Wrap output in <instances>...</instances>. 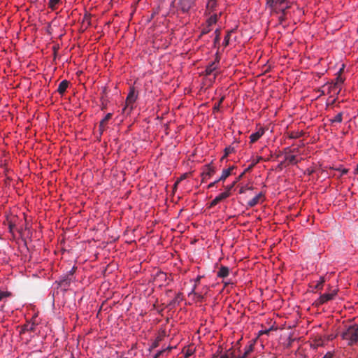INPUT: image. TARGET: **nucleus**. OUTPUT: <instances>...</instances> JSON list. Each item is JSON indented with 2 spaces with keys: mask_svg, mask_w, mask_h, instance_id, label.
<instances>
[{
  "mask_svg": "<svg viewBox=\"0 0 358 358\" xmlns=\"http://www.w3.org/2000/svg\"><path fill=\"white\" fill-rule=\"evenodd\" d=\"M342 338L348 341L349 345H352L358 341V326H349L341 334Z\"/></svg>",
  "mask_w": 358,
  "mask_h": 358,
  "instance_id": "nucleus-1",
  "label": "nucleus"
},
{
  "mask_svg": "<svg viewBox=\"0 0 358 358\" xmlns=\"http://www.w3.org/2000/svg\"><path fill=\"white\" fill-rule=\"evenodd\" d=\"M137 94L134 88H131L125 101V106L122 109V113L129 114L134 109V104L137 99Z\"/></svg>",
  "mask_w": 358,
  "mask_h": 358,
  "instance_id": "nucleus-2",
  "label": "nucleus"
},
{
  "mask_svg": "<svg viewBox=\"0 0 358 358\" xmlns=\"http://www.w3.org/2000/svg\"><path fill=\"white\" fill-rule=\"evenodd\" d=\"M173 3L178 10L187 13L194 5V0H174Z\"/></svg>",
  "mask_w": 358,
  "mask_h": 358,
  "instance_id": "nucleus-3",
  "label": "nucleus"
},
{
  "mask_svg": "<svg viewBox=\"0 0 358 358\" xmlns=\"http://www.w3.org/2000/svg\"><path fill=\"white\" fill-rule=\"evenodd\" d=\"M215 173V169L214 167L210 166V164H208L206 166V170L203 171L201 173L202 182L207 180L212 176H213Z\"/></svg>",
  "mask_w": 358,
  "mask_h": 358,
  "instance_id": "nucleus-4",
  "label": "nucleus"
},
{
  "mask_svg": "<svg viewBox=\"0 0 358 358\" xmlns=\"http://www.w3.org/2000/svg\"><path fill=\"white\" fill-rule=\"evenodd\" d=\"M336 294L337 292L334 290L331 293H324L322 294L317 299V303L321 305L333 299L334 297L336 295Z\"/></svg>",
  "mask_w": 358,
  "mask_h": 358,
  "instance_id": "nucleus-5",
  "label": "nucleus"
},
{
  "mask_svg": "<svg viewBox=\"0 0 358 358\" xmlns=\"http://www.w3.org/2000/svg\"><path fill=\"white\" fill-rule=\"evenodd\" d=\"M167 280V274L163 271H157L154 275V281L162 286Z\"/></svg>",
  "mask_w": 358,
  "mask_h": 358,
  "instance_id": "nucleus-6",
  "label": "nucleus"
},
{
  "mask_svg": "<svg viewBox=\"0 0 358 358\" xmlns=\"http://www.w3.org/2000/svg\"><path fill=\"white\" fill-rule=\"evenodd\" d=\"M112 117V113H108L103 119H102L100 122H99V133H100V135H101L103 134V132L106 130V125H107V122L109 120H110Z\"/></svg>",
  "mask_w": 358,
  "mask_h": 358,
  "instance_id": "nucleus-7",
  "label": "nucleus"
},
{
  "mask_svg": "<svg viewBox=\"0 0 358 358\" xmlns=\"http://www.w3.org/2000/svg\"><path fill=\"white\" fill-rule=\"evenodd\" d=\"M264 134V129L260 128L255 133H252L250 136V140L251 143H254L257 141Z\"/></svg>",
  "mask_w": 358,
  "mask_h": 358,
  "instance_id": "nucleus-8",
  "label": "nucleus"
},
{
  "mask_svg": "<svg viewBox=\"0 0 358 358\" xmlns=\"http://www.w3.org/2000/svg\"><path fill=\"white\" fill-rule=\"evenodd\" d=\"M219 65V61H214L209 64L205 70L206 75L209 76L214 71H215Z\"/></svg>",
  "mask_w": 358,
  "mask_h": 358,
  "instance_id": "nucleus-9",
  "label": "nucleus"
},
{
  "mask_svg": "<svg viewBox=\"0 0 358 358\" xmlns=\"http://www.w3.org/2000/svg\"><path fill=\"white\" fill-rule=\"evenodd\" d=\"M229 268L227 266H221L217 273V276L219 278H224L227 277L229 275Z\"/></svg>",
  "mask_w": 358,
  "mask_h": 358,
  "instance_id": "nucleus-10",
  "label": "nucleus"
},
{
  "mask_svg": "<svg viewBox=\"0 0 358 358\" xmlns=\"http://www.w3.org/2000/svg\"><path fill=\"white\" fill-rule=\"evenodd\" d=\"M183 300V296H182V294L179 292L178 293L175 298L170 301L169 303V306H171L172 308H174L176 307V306H178L180 304V303Z\"/></svg>",
  "mask_w": 358,
  "mask_h": 358,
  "instance_id": "nucleus-11",
  "label": "nucleus"
},
{
  "mask_svg": "<svg viewBox=\"0 0 358 358\" xmlns=\"http://www.w3.org/2000/svg\"><path fill=\"white\" fill-rule=\"evenodd\" d=\"M69 82L66 80H62L58 86L57 92L59 94L63 95L68 88Z\"/></svg>",
  "mask_w": 358,
  "mask_h": 358,
  "instance_id": "nucleus-12",
  "label": "nucleus"
},
{
  "mask_svg": "<svg viewBox=\"0 0 358 358\" xmlns=\"http://www.w3.org/2000/svg\"><path fill=\"white\" fill-rule=\"evenodd\" d=\"M341 90V87L338 86L335 83L332 82L328 85V93H334L338 94Z\"/></svg>",
  "mask_w": 358,
  "mask_h": 358,
  "instance_id": "nucleus-13",
  "label": "nucleus"
},
{
  "mask_svg": "<svg viewBox=\"0 0 358 358\" xmlns=\"http://www.w3.org/2000/svg\"><path fill=\"white\" fill-rule=\"evenodd\" d=\"M234 169V166H232L227 169H224L222 171L221 176L217 179V181L224 182L231 175V171Z\"/></svg>",
  "mask_w": 358,
  "mask_h": 358,
  "instance_id": "nucleus-14",
  "label": "nucleus"
},
{
  "mask_svg": "<svg viewBox=\"0 0 358 358\" xmlns=\"http://www.w3.org/2000/svg\"><path fill=\"white\" fill-rule=\"evenodd\" d=\"M263 196V194L260 192L257 195H256L253 199H250L248 202V206L252 208L255 206L259 202V199Z\"/></svg>",
  "mask_w": 358,
  "mask_h": 358,
  "instance_id": "nucleus-15",
  "label": "nucleus"
},
{
  "mask_svg": "<svg viewBox=\"0 0 358 358\" xmlns=\"http://www.w3.org/2000/svg\"><path fill=\"white\" fill-rule=\"evenodd\" d=\"M254 350V344H250L248 346L245 347V350L243 353V355L240 357L239 358H245L248 357V355L251 352H252Z\"/></svg>",
  "mask_w": 358,
  "mask_h": 358,
  "instance_id": "nucleus-16",
  "label": "nucleus"
},
{
  "mask_svg": "<svg viewBox=\"0 0 358 358\" xmlns=\"http://www.w3.org/2000/svg\"><path fill=\"white\" fill-rule=\"evenodd\" d=\"M61 2V0H49L48 7L52 10H55L57 8V5Z\"/></svg>",
  "mask_w": 358,
  "mask_h": 358,
  "instance_id": "nucleus-17",
  "label": "nucleus"
},
{
  "mask_svg": "<svg viewBox=\"0 0 358 358\" xmlns=\"http://www.w3.org/2000/svg\"><path fill=\"white\" fill-rule=\"evenodd\" d=\"M231 195V193H227L226 192H224L219 195H217L215 199L217 200V201L220 203V201L226 199L227 198L229 197Z\"/></svg>",
  "mask_w": 358,
  "mask_h": 358,
  "instance_id": "nucleus-18",
  "label": "nucleus"
},
{
  "mask_svg": "<svg viewBox=\"0 0 358 358\" xmlns=\"http://www.w3.org/2000/svg\"><path fill=\"white\" fill-rule=\"evenodd\" d=\"M34 329H35L34 324H27L22 327V332H24L26 331H34Z\"/></svg>",
  "mask_w": 358,
  "mask_h": 358,
  "instance_id": "nucleus-19",
  "label": "nucleus"
},
{
  "mask_svg": "<svg viewBox=\"0 0 358 358\" xmlns=\"http://www.w3.org/2000/svg\"><path fill=\"white\" fill-rule=\"evenodd\" d=\"M71 282V278L67 275L66 277L64 278L62 280H60L59 285L61 286L67 287L69 286L70 283Z\"/></svg>",
  "mask_w": 358,
  "mask_h": 358,
  "instance_id": "nucleus-20",
  "label": "nucleus"
},
{
  "mask_svg": "<svg viewBox=\"0 0 358 358\" xmlns=\"http://www.w3.org/2000/svg\"><path fill=\"white\" fill-rule=\"evenodd\" d=\"M235 152V149L234 147H231V146H228L225 149H224V155H223V157H222V160L227 157L229 154L231 153H233Z\"/></svg>",
  "mask_w": 358,
  "mask_h": 358,
  "instance_id": "nucleus-21",
  "label": "nucleus"
},
{
  "mask_svg": "<svg viewBox=\"0 0 358 358\" xmlns=\"http://www.w3.org/2000/svg\"><path fill=\"white\" fill-rule=\"evenodd\" d=\"M216 5L217 3L215 0H209L206 5L207 10H208L210 12L213 10Z\"/></svg>",
  "mask_w": 358,
  "mask_h": 358,
  "instance_id": "nucleus-22",
  "label": "nucleus"
},
{
  "mask_svg": "<svg viewBox=\"0 0 358 358\" xmlns=\"http://www.w3.org/2000/svg\"><path fill=\"white\" fill-rule=\"evenodd\" d=\"M217 20V15L216 14L210 16L207 20V24H208V27L211 26L213 24H215Z\"/></svg>",
  "mask_w": 358,
  "mask_h": 358,
  "instance_id": "nucleus-23",
  "label": "nucleus"
},
{
  "mask_svg": "<svg viewBox=\"0 0 358 358\" xmlns=\"http://www.w3.org/2000/svg\"><path fill=\"white\" fill-rule=\"evenodd\" d=\"M342 120H343V113H339L333 119H331L330 121L332 123H335V122L340 123L342 122Z\"/></svg>",
  "mask_w": 358,
  "mask_h": 358,
  "instance_id": "nucleus-24",
  "label": "nucleus"
},
{
  "mask_svg": "<svg viewBox=\"0 0 358 358\" xmlns=\"http://www.w3.org/2000/svg\"><path fill=\"white\" fill-rule=\"evenodd\" d=\"M195 288H196V285H194V287L193 289L192 290V292L189 293V295L190 294H194L196 296L197 301H202V300L203 299V296L201 295V294H199V293L196 292H195Z\"/></svg>",
  "mask_w": 358,
  "mask_h": 358,
  "instance_id": "nucleus-25",
  "label": "nucleus"
},
{
  "mask_svg": "<svg viewBox=\"0 0 358 358\" xmlns=\"http://www.w3.org/2000/svg\"><path fill=\"white\" fill-rule=\"evenodd\" d=\"M325 280L324 277H320V280L317 282L315 285V289H322L324 285Z\"/></svg>",
  "mask_w": 358,
  "mask_h": 358,
  "instance_id": "nucleus-26",
  "label": "nucleus"
},
{
  "mask_svg": "<svg viewBox=\"0 0 358 358\" xmlns=\"http://www.w3.org/2000/svg\"><path fill=\"white\" fill-rule=\"evenodd\" d=\"M233 32L232 30L231 31H229L227 34V35L225 36L224 37V41H223V45L224 46H227L229 43V40H230V36H231V34Z\"/></svg>",
  "mask_w": 358,
  "mask_h": 358,
  "instance_id": "nucleus-27",
  "label": "nucleus"
},
{
  "mask_svg": "<svg viewBox=\"0 0 358 358\" xmlns=\"http://www.w3.org/2000/svg\"><path fill=\"white\" fill-rule=\"evenodd\" d=\"M224 99V96L221 97L220 99L219 100V101L215 104V106L213 107V113L219 111L220 105L223 102Z\"/></svg>",
  "mask_w": 358,
  "mask_h": 358,
  "instance_id": "nucleus-28",
  "label": "nucleus"
},
{
  "mask_svg": "<svg viewBox=\"0 0 358 358\" xmlns=\"http://www.w3.org/2000/svg\"><path fill=\"white\" fill-rule=\"evenodd\" d=\"M285 160L288 161L289 163L292 164H296L297 163L295 155L286 156Z\"/></svg>",
  "mask_w": 358,
  "mask_h": 358,
  "instance_id": "nucleus-29",
  "label": "nucleus"
},
{
  "mask_svg": "<svg viewBox=\"0 0 358 358\" xmlns=\"http://www.w3.org/2000/svg\"><path fill=\"white\" fill-rule=\"evenodd\" d=\"M344 80L345 79L342 78L341 76L338 75L334 83H335L338 86L341 87V85L343 83Z\"/></svg>",
  "mask_w": 358,
  "mask_h": 358,
  "instance_id": "nucleus-30",
  "label": "nucleus"
},
{
  "mask_svg": "<svg viewBox=\"0 0 358 358\" xmlns=\"http://www.w3.org/2000/svg\"><path fill=\"white\" fill-rule=\"evenodd\" d=\"M237 182V180L234 181L232 184L227 185L225 187V191L227 193H231V190L234 188L236 183Z\"/></svg>",
  "mask_w": 358,
  "mask_h": 358,
  "instance_id": "nucleus-31",
  "label": "nucleus"
},
{
  "mask_svg": "<svg viewBox=\"0 0 358 358\" xmlns=\"http://www.w3.org/2000/svg\"><path fill=\"white\" fill-rule=\"evenodd\" d=\"M10 296V293L8 292H1L0 290V301H2L4 298Z\"/></svg>",
  "mask_w": 358,
  "mask_h": 358,
  "instance_id": "nucleus-32",
  "label": "nucleus"
},
{
  "mask_svg": "<svg viewBox=\"0 0 358 358\" xmlns=\"http://www.w3.org/2000/svg\"><path fill=\"white\" fill-rule=\"evenodd\" d=\"M302 135H303V132L302 131L296 132L295 134L292 133L290 135V138H298L301 137Z\"/></svg>",
  "mask_w": 358,
  "mask_h": 358,
  "instance_id": "nucleus-33",
  "label": "nucleus"
},
{
  "mask_svg": "<svg viewBox=\"0 0 358 358\" xmlns=\"http://www.w3.org/2000/svg\"><path fill=\"white\" fill-rule=\"evenodd\" d=\"M215 43L219 42L220 41V31L219 29H216L215 31Z\"/></svg>",
  "mask_w": 358,
  "mask_h": 358,
  "instance_id": "nucleus-34",
  "label": "nucleus"
},
{
  "mask_svg": "<svg viewBox=\"0 0 358 358\" xmlns=\"http://www.w3.org/2000/svg\"><path fill=\"white\" fill-rule=\"evenodd\" d=\"M219 202L215 198L210 203L208 208H213Z\"/></svg>",
  "mask_w": 358,
  "mask_h": 358,
  "instance_id": "nucleus-35",
  "label": "nucleus"
},
{
  "mask_svg": "<svg viewBox=\"0 0 358 358\" xmlns=\"http://www.w3.org/2000/svg\"><path fill=\"white\" fill-rule=\"evenodd\" d=\"M286 0H271V4H279L282 5Z\"/></svg>",
  "mask_w": 358,
  "mask_h": 358,
  "instance_id": "nucleus-36",
  "label": "nucleus"
},
{
  "mask_svg": "<svg viewBox=\"0 0 358 358\" xmlns=\"http://www.w3.org/2000/svg\"><path fill=\"white\" fill-rule=\"evenodd\" d=\"M262 159V157H257L256 159H252V165L255 166Z\"/></svg>",
  "mask_w": 358,
  "mask_h": 358,
  "instance_id": "nucleus-37",
  "label": "nucleus"
},
{
  "mask_svg": "<svg viewBox=\"0 0 358 358\" xmlns=\"http://www.w3.org/2000/svg\"><path fill=\"white\" fill-rule=\"evenodd\" d=\"M252 189V187H241L239 190V193L244 194L245 192L246 189Z\"/></svg>",
  "mask_w": 358,
  "mask_h": 358,
  "instance_id": "nucleus-38",
  "label": "nucleus"
},
{
  "mask_svg": "<svg viewBox=\"0 0 358 358\" xmlns=\"http://www.w3.org/2000/svg\"><path fill=\"white\" fill-rule=\"evenodd\" d=\"M322 358H333V354L331 352H327Z\"/></svg>",
  "mask_w": 358,
  "mask_h": 358,
  "instance_id": "nucleus-39",
  "label": "nucleus"
},
{
  "mask_svg": "<svg viewBox=\"0 0 358 358\" xmlns=\"http://www.w3.org/2000/svg\"><path fill=\"white\" fill-rule=\"evenodd\" d=\"M209 31H210V29H209L208 27H207V28H204V29L201 31V34H208Z\"/></svg>",
  "mask_w": 358,
  "mask_h": 358,
  "instance_id": "nucleus-40",
  "label": "nucleus"
},
{
  "mask_svg": "<svg viewBox=\"0 0 358 358\" xmlns=\"http://www.w3.org/2000/svg\"><path fill=\"white\" fill-rule=\"evenodd\" d=\"M255 166V165L251 164L245 170V172L249 171L252 169V168Z\"/></svg>",
  "mask_w": 358,
  "mask_h": 358,
  "instance_id": "nucleus-41",
  "label": "nucleus"
},
{
  "mask_svg": "<svg viewBox=\"0 0 358 358\" xmlns=\"http://www.w3.org/2000/svg\"><path fill=\"white\" fill-rule=\"evenodd\" d=\"M14 227H15V226H14L12 223H10V224H9V229H10V232H13V230Z\"/></svg>",
  "mask_w": 358,
  "mask_h": 358,
  "instance_id": "nucleus-42",
  "label": "nucleus"
},
{
  "mask_svg": "<svg viewBox=\"0 0 358 358\" xmlns=\"http://www.w3.org/2000/svg\"><path fill=\"white\" fill-rule=\"evenodd\" d=\"M164 352V350H162V351H159L156 355H155V357H159L163 352Z\"/></svg>",
  "mask_w": 358,
  "mask_h": 358,
  "instance_id": "nucleus-43",
  "label": "nucleus"
},
{
  "mask_svg": "<svg viewBox=\"0 0 358 358\" xmlns=\"http://www.w3.org/2000/svg\"><path fill=\"white\" fill-rule=\"evenodd\" d=\"M75 272V267H73L71 270L69 271V275H72Z\"/></svg>",
  "mask_w": 358,
  "mask_h": 358,
  "instance_id": "nucleus-44",
  "label": "nucleus"
},
{
  "mask_svg": "<svg viewBox=\"0 0 358 358\" xmlns=\"http://www.w3.org/2000/svg\"><path fill=\"white\" fill-rule=\"evenodd\" d=\"M192 354V352L190 350H188L186 352V353H185V356H186V357H189V356H190Z\"/></svg>",
  "mask_w": 358,
  "mask_h": 358,
  "instance_id": "nucleus-45",
  "label": "nucleus"
},
{
  "mask_svg": "<svg viewBox=\"0 0 358 358\" xmlns=\"http://www.w3.org/2000/svg\"><path fill=\"white\" fill-rule=\"evenodd\" d=\"M215 185V182H211L208 185V188H211Z\"/></svg>",
  "mask_w": 358,
  "mask_h": 358,
  "instance_id": "nucleus-46",
  "label": "nucleus"
},
{
  "mask_svg": "<svg viewBox=\"0 0 358 358\" xmlns=\"http://www.w3.org/2000/svg\"><path fill=\"white\" fill-rule=\"evenodd\" d=\"M343 68H344V67L343 66V68H341V69L339 70V71L337 73V76H338V75L341 76V73H342V72H343Z\"/></svg>",
  "mask_w": 358,
  "mask_h": 358,
  "instance_id": "nucleus-47",
  "label": "nucleus"
},
{
  "mask_svg": "<svg viewBox=\"0 0 358 358\" xmlns=\"http://www.w3.org/2000/svg\"><path fill=\"white\" fill-rule=\"evenodd\" d=\"M284 20V17L282 16V15L280 16H279V22L280 24H282V21Z\"/></svg>",
  "mask_w": 358,
  "mask_h": 358,
  "instance_id": "nucleus-48",
  "label": "nucleus"
},
{
  "mask_svg": "<svg viewBox=\"0 0 358 358\" xmlns=\"http://www.w3.org/2000/svg\"><path fill=\"white\" fill-rule=\"evenodd\" d=\"M245 173V171H244L243 173H242L238 176V178H237V180H237V181H238V180H239L243 177V176L244 175V173Z\"/></svg>",
  "mask_w": 358,
  "mask_h": 358,
  "instance_id": "nucleus-49",
  "label": "nucleus"
},
{
  "mask_svg": "<svg viewBox=\"0 0 358 358\" xmlns=\"http://www.w3.org/2000/svg\"><path fill=\"white\" fill-rule=\"evenodd\" d=\"M220 358H229V356L227 355H222Z\"/></svg>",
  "mask_w": 358,
  "mask_h": 358,
  "instance_id": "nucleus-50",
  "label": "nucleus"
},
{
  "mask_svg": "<svg viewBox=\"0 0 358 358\" xmlns=\"http://www.w3.org/2000/svg\"><path fill=\"white\" fill-rule=\"evenodd\" d=\"M89 19H90V17H89V16H87V15H85V16L84 17V20H88Z\"/></svg>",
  "mask_w": 358,
  "mask_h": 358,
  "instance_id": "nucleus-51",
  "label": "nucleus"
},
{
  "mask_svg": "<svg viewBox=\"0 0 358 358\" xmlns=\"http://www.w3.org/2000/svg\"><path fill=\"white\" fill-rule=\"evenodd\" d=\"M157 346V342L154 343L152 345V348H156Z\"/></svg>",
  "mask_w": 358,
  "mask_h": 358,
  "instance_id": "nucleus-52",
  "label": "nucleus"
},
{
  "mask_svg": "<svg viewBox=\"0 0 358 358\" xmlns=\"http://www.w3.org/2000/svg\"><path fill=\"white\" fill-rule=\"evenodd\" d=\"M200 279H201L200 276L197 277V278L196 280V282H198L200 280Z\"/></svg>",
  "mask_w": 358,
  "mask_h": 358,
  "instance_id": "nucleus-53",
  "label": "nucleus"
},
{
  "mask_svg": "<svg viewBox=\"0 0 358 358\" xmlns=\"http://www.w3.org/2000/svg\"><path fill=\"white\" fill-rule=\"evenodd\" d=\"M229 284H231L230 282H226L224 283V286L226 287L227 285H229Z\"/></svg>",
  "mask_w": 358,
  "mask_h": 358,
  "instance_id": "nucleus-54",
  "label": "nucleus"
},
{
  "mask_svg": "<svg viewBox=\"0 0 358 358\" xmlns=\"http://www.w3.org/2000/svg\"><path fill=\"white\" fill-rule=\"evenodd\" d=\"M178 183V181H177V182L174 184V188H176Z\"/></svg>",
  "mask_w": 358,
  "mask_h": 358,
  "instance_id": "nucleus-55",
  "label": "nucleus"
},
{
  "mask_svg": "<svg viewBox=\"0 0 358 358\" xmlns=\"http://www.w3.org/2000/svg\"><path fill=\"white\" fill-rule=\"evenodd\" d=\"M285 8H281V11H282L283 15H285Z\"/></svg>",
  "mask_w": 358,
  "mask_h": 358,
  "instance_id": "nucleus-56",
  "label": "nucleus"
},
{
  "mask_svg": "<svg viewBox=\"0 0 358 358\" xmlns=\"http://www.w3.org/2000/svg\"><path fill=\"white\" fill-rule=\"evenodd\" d=\"M356 172L358 174V164H357V166Z\"/></svg>",
  "mask_w": 358,
  "mask_h": 358,
  "instance_id": "nucleus-57",
  "label": "nucleus"
},
{
  "mask_svg": "<svg viewBox=\"0 0 358 358\" xmlns=\"http://www.w3.org/2000/svg\"><path fill=\"white\" fill-rule=\"evenodd\" d=\"M220 182V181H217V180L214 181L213 182H215V184H217V182Z\"/></svg>",
  "mask_w": 358,
  "mask_h": 358,
  "instance_id": "nucleus-58",
  "label": "nucleus"
},
{
  "mask_svg": "<svg viewBox=\"0 0 358 358\" xmlns=\"http://www.w3.org/2000/svg\"><path fill=\"white\" fill-rule=\"evenodd\" d=\"M335 101H336V99H334V100L332 101L331 104L334 103Z\"/></svg>",
  "mask_w": 358,
  "mask_h": 358,
  "instance_id": "nucleus-59",
  "label": "nucleus"
},
{
  "mask_svg": "<svg viewBox=\"0 0 358 358\" xmlns=\"http://www.w3.org/2000/svg\"><path fill=\"white\" fill-rule=\"evenodd\" d=\"M268 331H269V330H266V331H265V333H266V334H267V333H268Z\"/></svg>",
  "mask_w": 358,
  "mask_h": 358,
  "instance_id": "nucleus-60",
  "label": "nucleus"
},
{
  "mask_svg": "<svg viewBox=\"0 0 358 358\" xmlns=\"http://www.w3.org/2000/svg\"><path fill=\"white\" fill-rule=\"evenodd\" d=\"M154 358H158V357H155H155H154Z\"/></svg>",
  "mask_w": 358,
  "mask_h": 358,
  "instance_id": "nucleus-61",
  "label": "nucleus"
},
{
  "mask_svg": "<svg viewBox=\"0 0 358 358\" xmlns=\"http://www.w3.org/2000/svg\"><path fill=\"white\" fill-rule=\"evenodd\" d=\"M154 358H158V357H155H155H154Z\"/></svg>",
  "mask_w": 358,
  "mask_h": 358,
  "instance_id": "nucleus-62",
  "label": "nucleus"
},
{
  "mask_svg": "<svg viewBox=\"0 0 358 358\" xmlns=\"http://www.w3.org/2000/svg\"><path fill=\"white\" fill-rule=\"evenodd\" d=\"M154 358H158V357H155H155H154Z\"/></svg>",
  "mask_w": 358,
  "mask_h": 358,
  "instance_id": "nucleus-63",
  "label": "nucleus"
}]
</instances>
